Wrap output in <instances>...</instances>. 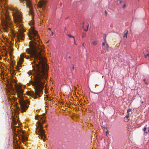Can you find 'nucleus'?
<instances>
[{
	"mask_svg": "<svg viewBox=\"0 0 149 149\" xmlns=\"http://www.w3.org/2000/svg\"><path fill=\"white\" fill-rule=\"evenodd\" d=\"M72 69L73 70V69H74V67L73 66V67Z\"/></svg>",
	"mask_w": 149,
	"mask_h": 149,
	"instance_id": "nucleus-31",
	"label": "nucleus"
},
{
	"mask_svg": "<svg viewBox=\"0 0 149 149\" xmlns=\"http://www.w3.org/2000/svg\"><path fill=\"white\" fill-rule=\"evenodd\" d=\"M1 1L2 0H1Z\"/></svg>",
	"mask_w": 149,
	"mask_h": 149,
	"instance_id": "nucleus-38",
	"label": "nucleus"
},
{
	"mask_svg": "<svg viewBox=\"0 0 149 149\" xmlns=\"http://www.w3.org/2000/svg\"><path fill=\"white\" fill-rule=\"evenodd\" d=\"M48 29L49 30H51V29L50 28H49Z\"/></svg>",
	"mask_w": 149,
	"mask_h": 149,
	"instance_id": "nucleus-30",
	"label": "nucleus"
},
{
	"mask_svg": "<svg viewBox=\"0 0 149 149\" xmlns=\"http://www.w3.org/2000/svg\"><path fill=\"white\" fill-rule=\"evenodd\" d=\"M14 130L15 131L17 132V134L16 133H15V134L16 135V136H17L18 135L19 136V138L20 139V138L19 136H20L21 137V138L22 141L24 142L27 140V138L24 135V132L23 131H20V130L19 131L18 129L17 128H15V129H14Z\"/></svg>",
	"mask_w": 149,
	"mask_h": 149,
	"instance_id": "nucleus-8",
	"label": "nucleus"
},
{
	"mask_svg": "<svg viewBox=\"0 0 149 149\" xmlns=\"http://www.w3.org/2000/svg\"><path fill=\"white\" fill-rule=\"evenodd\" d=\"M86 33H83L82 35V38H83L85 36Z\"/></svg>",
	"mask_w": 149,
	"mask_h": 149,
	"instance_id": "nucleus-22",
	"label": "nucleus"
},
{
	"mask_svg": "<svg viewBox=\"0 0 149 149\" xmlns=\"http://www.w3.org/2000/svg\"><path fill=\"white\" fill-rule=\"evenodd\" d=\"M61 4H62L61 3H60V5H61Z\"/></svg>",
	"mask_w": 149,
	"mask_h": 149,
	"instance_id": "nucleus-36",
	"label": "nucleus"
},
{
	"mask_svg": "<svg viewBox=\"0 0 149 149\" xmlns=\"http://www.w3.org/2000/svg\"><path fill=\"white\" fill-rule=\"evenodd\" d=\"M125 6H126L125 5V4H124L123 6V8H124L125 7Z\"/></svg>",
	"mask_w": 149,
	"mask_h": 149,
	"instance_id": "nucleus-26",
	"label": "nucleus"
},
{
	"mask_svg": "<svg viewBox=\"0 0 149 149\" xmlns=\"http://www.w3.org/2000/svg\"><path fill=\"white\" fill-rule=\"evenodd\" d=\"M124 34L123 35V37H126V38L127 37V35L128 33V30H126L124 31Z\"/></svg>",
	"mask_w": 149,
	"mask_h": 149,
	"instance_id": "nucleus-16",
	"label": "nucleus"
},
{
	"mask_svg": "<svg viewBox=\"0 0 149 149\" xmlns=\"http://www.w3.org/2000/svg\"><path fill=\"white\" fill-rule=\"evenodd\" d=\"M35 119H38V120H39L40 119L42 121V124L44 123L45 121V117L43 116H39L38 118L35 117Z\"/></svg>",
	"mask_w": 149,
	"mask_h": 149,
	"instance_id": "nucleus-12",
	"label": "nucleus"
},
{
	"mask_svg": "<svg viewBox=\"0 0 149 149\" xmlns=\"http://www.w3.org/2000/svg\"><path fill=\"white\" fill-rule=\"evenodd\" d=\"M107 133H108V131H107Z\"/></svg>",
	"mask_w": 149,
	"mask_h": 149,
	"instance_id": "nucleus-35",
	"label": "nucleus"
},
{
	"mask_svg": "<svg viewBox=\"0 0 149 149\" xmlns=\"http://www.w3.org/2000/svg\"><path fill=\"white\" fill-rule=\"evenodd\" d=\"M143 130L144 132V134L145 135L149 134V127H144Z\"/></svg>",
	"mask_w": 149,
	"mask_h": 149,
	"instance_id": "nucleus-13",
	"label": "nucleus"
},
{
	"mask_svg": "<svg viewBox=\"0 0 149 149\" xmlns=\"http://www.w3.org/2000/svg\"><path fill=\"white\" fill-rule=\"evenodd\" d=\"M24 36V34L23 32L21 31H20L17 33V37L18 40L21 39V40H23Z\"/></svg>",
	"mask_w": 149,
	"mask_h": 149,
	"instance_id": "nucleus-10",
	"label": "nucleus"
},
{
	"mask_svg": "<svg viewBox=\"0 0 149 149\" xmlns=\"http://www.w3.org/2000/svg\"><path fill=\"white\" fill-rule=\"evenodd\" d=\"M120 3H121V1H120Z\"/></svg>",
	"mask_w": 149,
	"mask_h": 149,
	"instance_id": "nucleus-32",
	"label": "nucleus"
},
{
	"mask_svg": "<svg viewBox=\"0 0 149 149\" xmlns=\"http://www.w3.org/2000/svg\"><path fill=\"white\" fill-rule=\"evenodd\" d=\"M105 14L106 16L107 15V11L106 10L105 11Z\"/></svg>",
	"mask_w": 149,
	"mask_h": 149,
	"instance_id": "nucleus-25",
	"label": "nucleus"
},
{
	"mask_svg": "<svg viewBox=\"0 0 149 149\" xmlns=\"http://www.w3.org/2000/svg\"><path fill=\"white\" fill-rule=\"evenodd\" d=\"M37 65L33 68L35 70V74L34 75V82L33 86H34V92L32 91L30 92H28L27 95L31 96L34 98H36L38 96L39 97H41L42 94L43 89L44 87V84L48 77L47 69H43L42 65L43 64Z\"/></svg>",
	"mask_w": 149,
	"mask_h": 149,
	"instance_id": "nucleus-2",
	"label": "nucleus"
},
{
	"mask_svg": "<svg viewBox=\"0 0 149 149\" xmlns=\"http://www.w3.org/2000/svg\"><path fill=\"white\" fill-rule=\"evenodd\" d=\"M12 10L15 11L13 13V16L15 22L21 23L22 21V15L21 13L17 10L16 8H11Z\"/></svg>",
	"mask_w": 149,
	"mask_h": 149,
	"instance_id": "nucleus-6",
	"label": "nucleus"
},
{
	"mask_svg": "<svg viewBox=\"0 0 149 149\" xmlns=\"http://www.w3.org/2000/svg\"><path fill=\"white\" fill-rule=\"evenodd\" d=\"M53 34H54L53 32H52V34H51L52 36H53Z\"/></svg>",
	"mask_w": 149,
	"mask_h": 149,
	"instance_id": "nucleus-28",
	"label": "nucleus"
},
{
	"mask_svg": "<svg viewBox=\"0 0 149 149\" xmlns=\"http://www.w3.org/2000/svg\"><path fill=\"white\" fill-rule=\"evenodd\" d=\"M102 46H103V48L104 50H107V51H108V48L109 47V45L106 42H103L102 43Z\"/></svg>",
	"mask_w": 149,
	"mask_h": 149,
	"instance_id": "nucleus-11",
	"label": "nucleus"
},
{
	"mask_svg": "<svg viewBox=\"0 0 149 149\" xmlns=\"http://www.w3.org/2000/svg\"><path fill=\"white\" fill-rule=\"evenodd\" d=\"M28 36L30 40L33 39L34 41L36 40V38L39 37L37 32L36 31L33 27H31L29 31V34H28Z\"/></svg>",
	"mask_w": 149,
	"mask_h": 149,
	"instance_id": "nucleus-7",
	"label": "nucleus"
},
{
	"mask_svg": "<svg viewBox=\"0 0 149 149\" xmlns=\"http://www.w3.org/2000/svg\"><path fill=\"white\" fill-rule=\"evenodd\" d=\"M84 43H83L82 44V46L83 47H84Z\"/></svg>",
	"mask_w": 149,
	"mask_h": 149,
	"instance_id": "nucleus-29",
	"label": "nucleus"
},
{
	"mask_svg": "<svg viewBox=\"0 0 149 149\" xmlns=\"http://www.w3.org/2000/svg\"><path fill=\"white\" fill-rule=\"evenodd\" d=\"M73 40H74V43L75 44V45H77V44H76V43L75 42V39H74V38Z\"/></svg>",
	"mask_w": 149,
	"mask_h": 149,
	"instance_id": "nucleus-24",
	"label": "nucleus"
},
{
	"mask_svg": "<svg viewBox=\"0 0 149 149\" xmlns=\"http://www.w3.org/2000/svg\"><path fill=\"white\" fill-rule=\"evenodd\" d=\"M29 48L26 49V52L28 54L30 55V57L29 56H26L25 55L24 53H22L20 55V58L19 61L17 63V66L16 67V69L18 70V67L21 65L22 63V62L24 60V57L27 59H31V58H34V60L33 61L34 63H35L36 60L38 61V64H35V65L33 66V69L34 71V73L33 72V74H35V70L33 68H35L36 66L38 65H40L41 64H43L42 65L43 68L44 69L45 68L47 69V72L48 70V67L47 65L45 63L44 58L42 56L41 52L42 51V49H41L38 47V45L37 43L34 40L30 41L29 43Z\"/></svg>",
	"mask_w": 149,
	"mask_h": 149,
	"instance_id": "nucleus-1",
	"label": "nucleus"
},
{
	"mask_svg": "<svg viewBox=\"0 0 149 149\" xmlns=\"http://www.w3.org/2000/svg\"><path fill=\"white\" fill-rule=\"evenodd\" d=\"M131 111V109H129L127 110V114L125 118H126L127 119H128V118L130 116V113L129 112Z\"/></svg>",
	"mask_w": 149,
	"mask_h": 149,
	"instance_id": "nucleus-15",
	"label": "nucleus"
},
{
	"mask_svg": "<svg viewBox=\"0 0 149 149\" xmlns=\"http://www.w3.org/2000/svg\"><path fill=\"white\" fill-rule=\"evenodd\" d=\"M97 42L96 41H94L93 43V45L94 46L97 45Z\"/></svg>",
	"mask_w": 149,
	"mask_h": 149,
	"instance_id": "nucleus-17",
	"label": "nucleus"
},
{
	"mask_svg": "<svg viewBox=\"0 0 149 149\" xmlns=\"http://www.w3.org/2000/svg\"><path fill=\"white\" fill-rule=\"evenodd\" d=\"M15 88L20 107V110L22 112H24L28 108L29 106L27 105V103H29V101L24 100L23 95L24 91L20 86H16Z\"/></svg>",
	"mask_w": 149,
	"mask_h": 149,
	"instance_id": "nucleus-3",
	"label": "nucleus"
},
{
	"mask_svg": "<svg viewBox=\"0 0 149 149\" xmlns=\"http://www.w3.org/2000/svg\"><path fill=\"white\" fill-rule=\"evenodd\" d=\"M21 2H22L24 1H25L26 2V6L28 7L29 9V14L32 15L33 13V12L32 10V4L31 3L30 0H19Z\"/></svg>",
	"mask_w": 149,
	"mask_h": 149,
	"instance_id": "nucleus-9",
	"label": "nucleus"
},
{
	"mask_svg": "<svg viewBox=\"0 0 149 149\" xmlns=\"http://www.w3.org/2000/svg\"><path fill=\"white\" fill-rule=\"evenodd\" d=\"M67 35L70 38L72 37L73 38H74V37L73 36H71L70 34H67Z\"/></svg>",
	"mask_w": 149,
	"mask_h": 149,
	"instance_id": "nucleus-20",
	"label": "nucleus"
},
{
	"mask_svg": "<svg viewBox=\"0 0 149 149\" xmlns=\"http://www.w3.org/2000/svg\"><path fill=\"white\" fill-rule=\"evenodd\" d=\"M46 1L44 0H42L39 2V6L40 8H42L43 6L45 5Z\"/></svg>",
	"mask_w": 149,
	"mask_h": 149,
	"instance_id": "nucleus-14",
	"label": "nucleus"
},
{
	"mask_svg": "<svg viewBox=\"0 0 149 149\" xmlns=\"http://www.w3.org/2000/svg\"><path fill=\"white\" fill-rule=\"evenodd\" d=\"M37 125H36V133L39 135L42 139L43 141H45L44 138H45V131L43 129V127L41 124V123L38 121L37 123Z\"/></svg>",
	"mask_w": 149,
	"mask_h": 149,
	"instance_id": "nucleus-5",
	"label": "nucleus"
},
{
	"mask_svg": "<svg viewBox=\"0 0 149 149\" xmlns=\"http://www.w3.org/2000/svg\"><path fill=\"white\" fill-rule=\"evenodd\" d=\"M143 81H145V79H144L143 80Z\"/></svg>",
	"mask_w": 149,
	"mask_h": 149,
	"instance_id": "nucleus-33",
	"label": "nucleus"
},
{
	"mask_svg": "<svg viewBox=\"0 0 149 149\" xmlns=\"http://www.w3.org/2000/svg\"><path fill=\"white\" fill-rule=\"evenodd\" d=\"M3 11V14H1L2 16V19L1 21L6 28V31L8 32V29L11 26V23L10 20V18L8 15V12L7 10H4Z\"/></svg>",
	"mask_w": 149,
	"mask_h": 149,
	"instance_id": "nucleus-4",
	"label": "nucleus"
},
{
	"mask_svg": "<svg viewBox=\"0 0 149 149\" xmlns=\"http://www.w3.org/2000/svg\"><path fill=\"white\" fill-rule=\"evenodd\" d=\"M11 66L12 67V68L13 69H14V65H15V64H13V63H11Z\"/></svg>",
	"mask_w": 149,
	"mask_h": 149,
	"instance_id": "nucleus-21",
	"label": "nucleus"
},
{
	"mask_svg": "<svg viewBox=\"0 0 149 149\" xmlns=\"http://www.w3.org/2000/svg\"><path fill=\"white\" fill-rule=\"evenodd\" d=\"M28 74H29L30 75V74H31V72H28Z\"/></svg>",
	"mask_w": 149,
	"mask_h": 149,
	"instance_id": "nucleus-27",
	"label": "nucleus"
},
{
	"mask_svg": "<svg viewBox=\"0 0 149 149\" xmlns=\"http://www.w3.org/2000/svg\"><path fill=\"white\" fill-rule=\"evenodd\" d=\"M69 58H70V56H69Z\"/></svg>",
	"mask_w": 149,
	"mask_h": 149,
	"instance_id": "nucleus-34",
	"label": "nucleus"
},
{
	"mask_svg": "<svg viewBox=\"0 0 149 149\" xmlns=\"http://www.w3.org/2000/svg\"><path fill=\"white\" fill-rule=\"evenodd\" d=\"M149 54H147L146 55H145V58H147V56H149Z\"/></svg>",
	"mask_w": 149,
	"mask_h": 149,
	"instance_id": "nucleus-23",
	"label": "nucleus"
},
{
	"mask_svg": "<svg viewBox=\"0 0 149 149\" xmlns=\"http://www.w3.org/2000/svg\"><path fill=\"white\" fill-rule=\"evenodd\" d=\"M145 83H146V84H147V83H146V82H145Z\"/></svg>",
	"mask_w": 149,
	"mask_h": 149,
	"instance_id": "nucleus-37",
	"label": "nucleus"
},
{
	"mask_svg": "<svg viewBox=\"0 0 149 149\" xmlns=\"http://www.w3.org/2000/svg\"><path fill=\"white\" fill-rule=\"evenodd\" d=\"M88 27H89V24H88L87 26V29H84V30L86 31H87L88 30Z\"/></svg>",
	"mask_w": 149,
	"mask_h": 149,
	"instance_id": "nucleus-19",
	"label": "nucleus"
},
{
	"mask_svg": "<svg viewBox=\"0 0 149 149\" xmlns=\"http://www.w3.org/2000/svg\"><path fill=\"white\" fill-rule=\"evenodd\" d=\"M104 42H106V34H104Z\"/></svg>",
	"mask_w": 149,
	"mask_h": 149,
	"instance_id": "nucleus-18",
	"label": "nucleus"
}]
</instances>
